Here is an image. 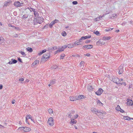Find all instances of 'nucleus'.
I'll list each match as a JSON object with an SVG mask.
<instances>
[{
  "label": "nucleus",
  "instance_id": "1",
  "mask_svg": "<svg viewBox=\"0 0 133 133\" xmlns=\"http://www.w3.org/2000/svg\"><path fill=\"white\" fill-rule=\"evenodd\" d=\"M54 120L53 118L50 117L49 118L48 121V124L50 126H52L54 124Z\"/></svg>",
  "mask_w": 133,
  "mask_h": 133
},
{
  "label": "nucleus",
  "instance_id": "2",
  "mask_svg": "<svg viewBox=\"0 0 133 133\" xmlns=\"http://www.w3.org/2000/svg\"><path fill=\"white\" fill-rule=\"evenodd\" d=\"M50 56V55L49 53L44 55L42 58V59L44 61H46L49 58Z\"/></svg>",
  "mask_w": 133,
  "mask_h": 133
},
{
  "label": "nucleus",
  "instance_id": "3",
  "mask_svg": "<svg viewBox=\"0 0 133 133\" xmlns=\"http://www.w3.org/2000/svg\"><path fill=\"white\" fill-rule=\"evenodd\" d=\"M113 81L117 84H119L120 83V81L119 79L117 77H115L112 78Z\"/></svg>",
  "mask_w": 133,
  "mask_h": 133
},
{
  "label": "nucleus",
  "instance_id": "4",
  "mask_svg": "<svg viewBox=\"0 0 133 133\" xmlns=\"http://www.w3.org/2000/svg\"><path fill=\"white\" fill-rule=\"evenodd\" d=\"M103 39H99L96 42V44L97 45H101L105 44V42H104Z\"/></svg>",
  "mask_w": 133,
  "mask_h": 133
},
{
  "label": "nucleus",
  "instance_id": "5",
  "mask_svg": "<svg viewBox=\"0 0 133 133\" xmlns=\"http://www.w3.org/2000/svg\"><path fill=\"white\" fill-rule=\"evenodd\" d=\"M14 5L16 7H20L23 5V3H20L19 1H16L14 3Z\"/></svg>",
  "mask_w": 133,
  "mask_h": 133
},
{
  "label": "nucleus",
  "instance_id": "6",
  "mask_svg": "<svg viewBox=\"0 0 133 133\" xmlns=\"http://www.w3.org/2000/svg\"><path fill=\"white\" fill-rule=\"evenodd\" d=\"M43 19L41 17H38L37 19L36 22L37 23L41 24L43 21Z\"/></svg>",
  "mask_w": 133,
  "mask_h": 133
},
{
  "label": "nucleus",
  "instance_id": "7",
  "mask_svg": "<svg viewBox=\"0 0 133 133\" xmlns=\"http://www.w3.org/2000/svg\"><path fill=\"white\" fill-rule=\"evenodd\" d=\"M103 90L101 88L99 89L95 93L98 95H100L103 92Z\"/></svg>",
  "mask_w": 133,
  "mask_h": 133
},
{
  "label": "nucleus",
  "instance_id": "8",
  "mask_svg": "<svg viewBox=\"0 0 133 133\" xmlns=\"http://www.w3.org/2000/svg\"><path fill=\"white\" fill-rule=\"evenodd\" d=\"M127 105H132L133 101L132 100L127 99Z\"/></svg>",
  "mask_w": 133,
  "mask_h": 133
},
{
  "label": "nucleus",
  "instance_id": "9",
  "mask_svg": "<svg viewBox=\"0 0 133 133\" xmlns=\"http://www.w3.org/2000/svg\"><path fill=\"white\" fill-rule=\"evenodd\" d=\"M23 128H24V132H29L31 131V130L30 128L27 127H23Z\"/></svg>",
  "mask_w": 133,
  "mask_h": 133
},
{
  "label": "nucleus",
  "instance_id": "10",
  "mask_svg": "<svg viewBox=\"0 0 133 133\" xmlns=\"http://www.w3.org/2000/svg\"><path fill=\"white\" fill-rule=\"evenodd\" d=\"M32 10H33V11L34 12V14L35 16V17L37 18L39 16V14L37 12V10H36L35 9H32Z\"/></svg>",
  "mask_w": 133,
  "mask_h": 133
},
{
  "label": "nucleus",
  "instance_id": "11",
  "mask_svg": "<svg viewBox=\"0 0 133 133\" xmlns=\"http://www.w3.org/2000/svg\"><path fill=\"white\" fill-rule=\"evenodd\" d=\"M119 71L118 72V73L119 74H122L123 71V67L122 66H120L119 68Z\"/></svg>",
  "mask_w": 133,
  "mask_h": 133
},
{
  "label": "nucleus",
  "instance_id": "12",
  "mask_svg": "<svg viewBox=\"0 0 133 133\" xmlns=\"http://www.w3.org/2000/svg\"><path fill=\"white\" fill-rule=\"evenodd\" d=\"M83 47L88 49H90L93 47V45H87L84 46Z\"/></svg>",
  "mask_w": 133,
  "mask_h": 133
},
{
  "label": "nucleus",
  "instance_id": "13",
  "mask_svg": "<svg viewBox=\"0 0 133 133\" xmlns=\"http://www.w3.org/2000/svg\"><path fill=\"white\" fill-rule=\"evenodd\" d=\"M12 3V1L11 0H9L7 2H5V3L4 5V6H9L10 4Z\"/></svg>",
  "mask_w": 133,
  "mask_h": 133
},
{
  "label": "nucleus",
  "instance_id": "14",
  "mask_svg": "<svg viewBox=\"0 0 133 133\" xmlns=\"http://www.w3.org/2000/svg\"><path fill=\"white\" fill-rule=\"evenodd\" d=\"M93 88L92 86L90 84L87 87L88 90L90 91H91L92 90Z\"/></svg>",
  "mask_w": 133,
  "mask_h": 133
},
{
  "label": "nucleus",
  "instance_id": "15",
  "mask_svg": "<svg viewBox=\"0 0 133 133\" xmlns=\"http://www.w3.org/2000/svg\"><path fill=\"white\" fill-rule=\"evenodd\" d=\"M82 44V43L80 41H79V40L76 41L74 43V44L76 45H81Z\"/></svg>",
  "mask_w": 133,
  "mask_h": 133
},
{
  "label": "nucleus",
  "instance_id": "16",
  "mask_svg": "<svg viewBox=\"0 0 133 133\" xmlns=\"http://www.w3.org/2000/svg\"><path fill=\"white\" fill-rule=\"evenodd\" d=\"M91 111L92 112H94L96 114V112H99V111L96 109L94 108H92L91 109Z\"/></svg>",
  "mask_w": 133,
  "mask_h": 133
},
{
  "label": "nucleus",
  "instance_id": "17",
  "mask_svg": "<svg viewBox=\"0 0 133 133\" xmlns=\"http://www.w3.org/2000/svg\"><path fill=\"white\" fill-rule=\"evenodd\" d=\"M39 64V61L38 60H36L32 64V65L34 66L38 64Z\"/></svg>",
  "mask_w": 133,
  "mask_h": 133
},
{
  "label": "nucleus",
  "instance_id": "18",
  "mask_svg": "<svg viewBox=\"0 0 133 133\" xmlns=\"http://www.w3.org/2000/svg\"><path fill=\"white\" fill-rule=\"evenodd\" d=\"M83 96H84L83 95H79L78 96H76V100L83 98Z\"/></svg>",
  "mask_w": 133,
  "mask_h": 133
},
{
  "label": "nucleus",
  "instance_id": "19",
  "mask_svg": "<svg viewBox=\"0 0 133 133\" xmlns=\"http://www.w3.org/2000/svg\"><path fill=\"white\" fill-rule=\"evenodd\" d=\"M70 100L71 101H74L76 100V97H74L72 96L70 97Z\"/></svg>",
  "mask_w": 133,
  "mask_h": 133
},
{
  "label": "nucleus",
  "instance_id": "20",
  "mask_svg": "<svg viewBox=\"0 0 133 133\" xmlns=\"http://www.w3.org/2000/svg\"><path fill=\"white\" fill-rule=\"evenodd\" d=\"M117 17V15L115 14H113L112 15V16L111 17V18L112 19H114Z\"/></svg>",
  "mask_w": 133,
  "mask_h": 133
},
{
  "label": "nucleus",
  "instance_id": "21",
  "mask_svg": "<svg viewBox=\"0 0 133 133\" xmlns=\"http://www.w3.org/2000/svg\"><path fill=\"white\" fill-rule=\"evenodd\" d=\"M4 39L2 37H0V44H1L4 42Z\"/></svg>",
  "mask_w": 133,
  "mask_h": 133
},
{
  "label": "nucleus",
  "instance_id": "22",
  "mask_svg": "<svg viewBox=\"0 0 133 133\" xmlns=\"http://www.w3.org/2000/svg\"><path fill=\"white\" fill-rule=\"evenodd\" d=\"M59 22V21L58 20L55 19V20L51 22L54 25L55 23H58Z\"/></svg>",
  "mask_w": 133,
  "mask_h": 133
},
{
  "label": "nucleus",
  "instance_id": "23",
  "mask_svg": "<svg viewBox=\"0 0 133 133\" xmlns=\"http://www.w3.org/2000/svg\"><path fill=\"white\" fill-rule=\"evenodd\" d=\"M27 51H29L30 52H32V49L31 48L28 47L26 48Z\"/></svg>",
  "mask_w": 133,
  "mask_h": 133
},
{
  "label": "nucleus",
  "instance_id": "24",
  "mask_svg": "<svg viewBox=\"0 0 133 133\" xmlns=\"http://www.w3.org/2000/svg\"><path fill=\"white\" fill-rule=\"evenodd\" d=\"M55 83V81H54V80H52V81H51L50 84H48V86L49 87L50 86L54 84Z\"/></svg>",
  "mask_w": 133,
  "mask_h": 133
},
{
  "label": "nucleus",
  "instance_id": "25",
  "mask_svg": "<svg viewBox=\"0 0 133 133\" xmlns=\"http://www.w3.org/2000/svg\"><path fill=\"white\" fill-rule=\"evenodd\" d=\"M110 39V37H104L103 38V40L106 41V40H108Z\"/></svg>",
  "mask_w": 133,
  "mask_h": 133
},
{
  "label": "nucleus",
  "instance_id": "26",
  "mask_svg": "<svg viewBox=\"0 0 133 133\" xmlns=\"http://www.w3.org/2000/svg\"><path fill=\"white\" fill-rule=\"evenodd\" d=\"M18 130L20 131H23L24 132V128L23 127H19Z\"/></svg>",
  "mask_w": 133,
  "mask_h": 133
},
{
  "label": "nucleus",
  "instance_id": "27",
  "mask_svg": "<svg viewBox=\"0 0 133 133\" xmlns=\"http://www.w3.org/2000/svg\"><path fill=\"white\" fill-rule=\"evenodd\" d=\"M31 116L30 115H26V119H31Z\"/></svg>",
  "mask_w": 133,
  "mask_h": 133
},
{
  "label": "nucleus",
  "instance_id": "28",
  "mask_svg": "<svg viewBox=\"0 0 133 133\" xmlns=\"http://www.w3.org/2000/svg\"><path fill=\"white\" fill-rule=\"evenodd\" d=\"M97 104L99 105L102 106L103 104L99 100L97 102Z\"/></svg>",
  "mask_w": 133,
  "mask_h": 133
},
{
  "label": "nucleus",
  "instance_id": "29",
  "mask_svg": "<svg viewBox=\"0 0 133 133\" xmlns=\"http://www.w3.org/2000/svg\"><path fill=\"white\" fill-rule=\"evenodd\" d=\"M48 112L50 114H51L53 112V111L52 109H49L48 110Z\"/></svg>",
  "mask_w": 133,
  "mask_h": 133
},
{
  "label": "nucleus",
  "instance_id": "30",
  "mask_svg": "<svg viewBox=\"0 0 133 133\" xmlns=\"http://www.w3.org/2000/svg\"><path fill=\"white\" fill-rule=\"evenodd\" d=\"M28 17V15L25 14L23 16L22 19H25L27 18Z\"/></svg>",
  "mask_w": 133,
  "mask_h": 133
},
{
  "label": "nucleus",
  "instance_id": "31",
  "mask_svg": "<svg viewBox=\"0 0 133 133\" xmlns=\"http://www.w3.org/2000/svg\"><path fill=\"white\" fill-rule=\"evenodd\" d=\"M67 47L69 48H71L74 46V45L72 44H68L67 45Z\"/></svg>",
  "mask_w": 133,
  "mask_h": 133
},
{
  "label": "nucleus",
  "instance_id": "32",
  "mask_svg": "<svg viewBox=\"0 0 133 133\" xmlns=\"http://www.w3.org/2000/svg\"><path fill=\"white\" fill-rule=\"evenodd\" d=\"M96 114L97 116H100L103 115V113L102 112L99 111V112H97V113Z\"/></svg>",
  "mask_w": 133,
  "mask_h": 133
},
{
  "label": "nucleus",
  "instance_id": "33",
  "mask_svg": "<svg viewBox=\"0 0 133 133\" xmlns=\"http://www.w3.org/2000/svg\"><path fill=\"white\" fill-rule=\"evenodd\" d=\"M74 119H71V121L70 122V124H72L76 123V121H74Z\"/></svg>",
  "mask_w": 133,
  "mask_h": 133
},
{
  "label": "nucleus",
  "instance_id": "34",
  "mask_svg": "<svg viewBox=\"0 0 133 133\" xmlns=\"http://www.w3.org/2000/svg\"><path fill=\"white\" fill-rule=\"evenodd\" d=\"M11 61H12L13 64H15L17 62V60L12 58L11 59Z\"/></svg>",
  "mask_w": 133,
  "mask_h": 133
},
{
  "label": "nucleus",
  "instance_id": "35",
  "mask_svg": "<svg viewBox=\"0 0 133 133\" xmlns=\"http://www.w3.org/2000/svg\"><path fill=\"white\" fill-rule=\"evenodd\" d=\"M58 68V66L56 65H54L51 67L52 69H55Z\"/></svg>",
  "mask_w": 133,
  "mask_h": 133
},
{
  "label": "nucleus",
  "instance_id": "36",
  "mask_svg": "<svg viewBox=\"0 0 133 133\" xmlns=\"http://www.w3.org/2000/svg\"><path fill=\"white\" fill-rule=\"evenodd\" d=\"M123 118L124 119L128 120H129L130 119V118L128 116H124Z\"/></svg>",
  "mask_w": 133,
  "mask_h": 133
},
{
  "label": "nucleus",
  "instance_id": "37",
  "mask_svg": "<svg viewBox=\"0 0 133 133\" xmlns=\"http://www.w3.org/2000/svg\"><path fill=\"white\" fill-rule=\"evenodd\" d=\"M121 108L120 107L119 105H118L117 107L116 108V109L118 111H119L120 109H121Z\"/></svg>",
  "mask_w": 133,
  "mask_h": 133
},
{
  "label": "nucleus",
  "instance_id": "38",
  "mask_svg": "<svg viewBox=\"0 0 133 133\" xmlns=\"http://www.w3.org/2000/svg\"><path fill=\"white\" fill-rule=\"evenodd\" d=\"M20 53H21V54L23 56H26V54H25L24 52L22 51H20L19 52Z\"/></svg>",
  "mask_w": 133,
  "mask_h": 133
},
{
  "label": "nucleus",
  "instance_id": "39",
  "mask_svg": "<svg viewBox=\"0 0 133 133\" xmlns=\"http://www.w3.org/2000/svg\"><path fill=\"white\" fill-rule=\"evenodd\" d=\"M65 55L64 54H62L60 58L61 59H63L64 57L65 56Z\"/></svg>",
  "mask_w": 133,
  "mask_h": 133
},
{
  "label": "nucleus",
  "instance_id": "40",
  "mask_svg": "<svg viewBox=\"0 0 133 133\" xmlns=\"http://www.w3.org/2000/svg\"><path fill=\"white\" fill-rule=\"evenodd\" d=\"M64 49L63 48H62V46L61 47V48L59 49H58L59 51L60 52H61L62 51H63L64 50Z\"/></svg>",
  "mask_w": 133,
  "mask_h": 133
},
{
  "label": "nucleus",
  "instance_id": "41",
  "mask_svg": "<svg viewBox=\"0 0 133 133\" xmlns=\"http://www.w3.org/2000/svg\"><path fill=\"white\" fill-rule=\"evenodd\" d=\"M113 29V28H108V29H105V30L106 31H111V30Z\"/></svg>",
  "mask_w": 133,
  "mask_h": 133
},
{
  "label": "nucleus",
  "instance_id": "42",
  "mask_svg": "<svg viewBox=\"0 0 133 133\" xmlns=\"http://www.w3.org/2000/svg\"><path fill=\"white\" fill-rule=\"evenodd\" d=\"M51 48V50H56V49H57V47L56 46H55L54 47H53Z\"/></svg>",
  "mask_w": 133,
  "mask_h": 133
},
{
  "label": "nucleus",
  "instance_id": "43",
  "mask_svg": "<svg viewBox=\"0 0 133 133\" xmlns=\"http://www.w3.org/2000/svg\"><path fill=\"white\" fill-rule=\"evenodd\" d=\"M66 35V34L65 32H64L62 33V35L63 36H65Z\"/></svg>",
  "mask_w": 133,
  "mask_h": 133
},
{
  "label": "nucleus",
  "instance_id": "44",
  "mask_svg": "<svg viewBox=\"0 0 133 133\" xmlns=\"http://www.w3.org/2000/svg\"><path fill=\"white\" fill-rule=\"evenodd\" d=\"M72 4L74 5L76 4H77V2L76 1H73L72 2Z\"/></svg>",
  "mask_w": 133,
  "mask_h": 133
},
{
  "label": "nucleus",
  "instance_id": "45",
  "mask_svg": "<svg viewBox=\"0 0 133 133\" xmlns=\"http://www.w3.org/2000/svg\"><path fill=\"white\" fill-rule=\"evenodd\" d=\"M49 25L48 24H46V25H45L43 27V29H44L45 28H47L48 26Z\"/></svg>",
  "mask_w": 133,
  "mask_h": 133
},
{
  "label": "nucleus",
  "instance_id": "46",
  "mask_svg": "<svg viewBox=\"0 0 133 133\" xmlns=\"http://www.w3.org/2000/svg\"><path fill=\"white\" fill-rule=\"evenodd\" d=\"M85 37V39H86L87 38H89L91 37V36H85L84 37Z\"/></svg>",
  "mask_w": 133,
  "mask_h": 133
},
{
  "label": "nucleus",
  "instance_id": "47",
  "mask_svg": "<svg viewBox=\"0 0 133 133\" xmlns=\"http://www.w3.org/2000/svg\"><path fill=\"white\" fill-rule=\"evenodd\" d=\"M53 24L52 23H51V22L50 24H49V27L50 28H52V26H53Z\"/></svg>",
  "mask_w": 133,
  "mask_h": 133
},
{
  "label": "nucleus",
  "instance_id": "48",
  "mask_svg": "<svg viewBox=\"0 0 133 133\" xmlns=\"http://www.w3.org/2000/svg\"><path fill=\"white\" fill-rule=\"evenodd\" d=\"M67 47V45H63V46H62V48H63L64 49H65Z\"/></svg>",
  "mask_w": 133,
  "mask_h": 133
},
{
  "label": "nucleus",
  "instance_id": "49",
  "mask_svg": "<svg viewBox=\"0 0 133 133\" xmlns=\"http://www.w3.org/2000/svg\"><path fill=\"white\" fill-rule=\"evenodd\" d=\"M120 84H121V85L122 84H123L124 85H126V83L124 82H122V83L120 82Z\"/></svg>",
  "mask_w": 133,
  "mask_h": 133
},
{
  "label": "nucleus",
  "instance_id": "50",
  "mask_svg": "<svg viewBox=\"0 0 133 133\" xmlns=\"http://www.w3.org/2000/svg\"><path fill=\"white\" fill-rule=\"evenodd\" d=\"M94 33H95L96 35H98L99 34H100L99 32L98 31H96L95 33L94 32Z\"/></svg>",
  "mask_w": 133,
  "mask_h": 133
},
{
  "label": "nucleus",
  "instance_id": "51",
  "mask_svg": "<svg viewBox=\"0 0 133 133\" xmlns=\"http://www.w3.org/2000/svg\"><path fill=\"white\" fill-rule=\"evenodd\" d=\"M18 60L20 62H21V63L22 62V61L21 59V58H18Z\"/></svg>",
  "mask_w": 133,
  "mask_h": 133
},
{
  "label": "nucleus",
  "instance_id": "52",
  "mask_svg": "<svg viewBox=\"0 0 133 133\" xmlns=\"http://www.w3.org/2000/svg\"><path fill=\"white\" fill-rule=\"evenodd\" d=\"M8 25L9 27H14V26H12L11 24H8Z\"/></svg>",
  "mask_w": 133,
  "mask_h": 133
},
{
  "label": "nucleus",
  "instance_id": "53",
  "mask_svg": "<svg viewBox=\"0 0 133 133\" xmlns=\"http://www.w3.org/2000/svg\"><path fill=\"white\" fill-rule=\"evenodd\" d=\"M29 10H30V11H33V10H32V9L33 10V9H34L33 8H32L31 7H30L29 8Z\"/></svg>",
  "mask_w": 133,
  "mask_h": 133
},
{
  "label": "nucleus",
  "instance_id": "54",
  "mask_svg": "<svg viewBox=\"0 0 133 133\" xmlns=\"http://www.w3.org/2000/svg\"><path fill=\"white\" fill-rule=\"evenodd\" d=\"M78 116V115L77 114L75 115L74 116V118L75 119Z\"/></svg>",
  "mask_w": 133,
  "mask_h": 133
},
{
  "label": "nucleus",
  "instance_id": "55",
  "mask_svg": "<svg viewBox=\"0 0 133 133\" xmlns=\"http://www.w3.org/2000/svg\"><path fill=\"white\" fill-rule=\"evenodd\" d=\"M24 81V79L23 78H21L19 79V81Z\"/></svg>",
  "mask_w": 133,
  "mask_h": 133
},
{
  "label": "nucleus",
  "instance_id": "56",
  "mask_svg": "<svg viewBox=\"0 0 133 133\" xmlns=\"http://www.w3.org/2000/svg\"><path fill=\"white\" fill-rule=\"evenodd\" d=\"M46 51V50L44 49V50H42L41 52H42V53L43 54V53L45 52Z\"/></svg>",
  "mask_w": 133,
  "mask_h": 133
},
{
  "label": "nucleus",
  "instance_id": "57",
  "mask_svg": "<svg viewBox=\"0 0 133 133\" xmlns=\"http://www.w3.org/2000/svg\"><path fill=\"white\" fill-rule=\"evenodd\" d=\"M90 42V41L89 40H87L85 41V42L86 43H88Z\"/></svg>",
  "mask_w": 133,
  "mask_h": 133
},
{
  "label": "nucleus",
  "instance_id": "58",
  "mask_svg": "<svg viewBox=\"0 0 133 133\" xmlns=\"http://www.w3.org/2000/svg\"><path fill=\"white\" fill-rule=\"evenodd\" d=\"M119 111H120L122 113H123L124 112V110H123L121 109H121H120Z\"/></svg>",
  "mask_w": 133,
  "mask_h": 133
},
{
  "label": "nucleus",
  "instance_id": "59",
  "mask_svg": "<svg viewBox=\"0 0 133 133\" xmlns=\"http://www.w3.org/2000/svg\"><path fill=\"white\" fill-rule=\"evenodd\" d=\"M15 100H13L12 101L11 103H12V104H14L15 103Z\"/></svg>",
  "mask_w": 133,
  "mask_h": 133
},
{
  "label": "nucleus",
  "instance_id": "60",
  "mask_svg": "<svg viewBox=\"0 0 133 133\" xmlns=\"http://www.w3.org/2000/svg\"><path fill=\"white\" fill-rule=\"evenodd\" d=\"M59 52H60L59 51V50H58L56 51H55V54H56V53H59Z\"/></svg>",
  "mask_w": 133,
  "mask_h": 133
},
{
  "label": "nucleus",
  "instance_id": "61",
  "mask_svg": "<svg viewBox=\"0 0 133 133\" xmlns=\"http://www.w3.org/2000/svg\"><path fill=\"white\" fill-rule=\"evenodd\" d=\"M84 63V62L83 61H82L80 63V65H82Z\"/></svg>",
  "mask_w": 133,
  "mask_h": 133
},
{
  "label": "nucleus",
  "instance_id": "62",
  "mask_svg": "<svg viewBox=\"0 0 133 133\" xmlns=\"http://www.w3.org/2000/svg\"><path fill=\"white\" fill-rule=\"evenodd\" d=\"M85 55L88 56H90V54L89 53H87Z\"/></svg>",
  "mask_w": 133,
  "mask_h": 133
},
{
  "label": "nucleus",
  "instance_id": "63",
  "mask_svg": "<svg viewBox=\"0 0 133 133\" xmlns=\"http://www.w3.org/2000/svg\"><path fill=\"white\" fill-rule=\"evenodd\" d=\"M51 50V48H48V50L50 51Z\"/></svg>",
  "mask_w": 133,
  "mask_h": 133
},
{
  "label": "nucleus",
  "instance_id": "64",
  "mask_svg": "<svg viewBox=\"0 0 133 133\" xmlns=\"http://www.w3.org/2000/svg\"><path fill=\"white\" fill-rule=\"evenodd\" d=\"M42 54V52L41 51V52H39V53L38 54L39 55H41Z\"/></svg>",
  "mask_w": 133,
  "mask_h": 133
}]
</instances>
